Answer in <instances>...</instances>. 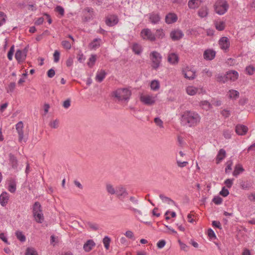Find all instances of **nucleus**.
Listing matches in <instances>:
<instances>
[{
  "label": "nucleus",
  "instance_id": "obj_1",
  "mask_svg": "<svg viewBox=\"0 0 255 255\" xmlns=\"http://www.w3.org/2000/svg\"><path fill=\"white\" fill-rule=\"evenodd\" d=\"M199 115L192 111H186L181 116V124L188 127H195L200 121Z\"/></svg>",
  "mask_w": 255,
  "mask_h": 255
},
{
  "label": "nucleus",
  "instance_id": "obj_2",
  "mask_svg": "<svg viewBox=\"0 0 255 255\" xmlns=\"http://www.w3.org/2000/svg\"><path fill=\"white\" fill-rule=\"evenodd\" d=\"M114 96L119 101H128L129 99L131 92L127 88L120 89L114 92Z\"/></svg>",
  "mask_w": 255,
  "mask_h": 255
},
{
  "label": "nucleus",
  "instance_id": "obj_3",
  "mask_svg": "<svg viewBox=\"0 0 255 255\" xmlns=\"http://www.w3.org/2000/svg\"><path fill=\"white\" fill-rule=\"evenodd\" d=\"M149 58L152 62L151 67L153 69L157 70L160 65L162 56L156 51H153L149 54Z\"/></svg>",
  "mask_w": 255,
  "mask_h": 255
},
{
  "label": "nucleus",
  "instance_id": "obj_4",
  "mask_svg": "<svg viewBox=\"0 0 255 255\" xmlns=\"http://www.w3.org/2000/svg\"><path fill=\"white\" fill-rule=\"evenodd\" d=\"M229 4L226 0H219L214 4V9L216 13L223 15L228 10Z\"/></svg>",
  "mask_w": 255,
  "mask_h": 255
},
{
  "label": "nucleus",
  "instance_id": "obj_5",
  "mask_svg": "<svg viewBox=\"0 0 255 255\" xmlns=\"http://www.w3.org/2000/svg\"><path fill=\"white\" fill-rule=\"evenodd\" d=\"M116 192L115 194L121 200H123L124 198L126 197L128 195L127 189L122 185L118 186L116 187Z\"/></svg>",
  "mask_w": 255,
  "mask_h": 255
},
{
  "label": "nucleus",
  "instance_id": "obj_6",
  "mask_svg": "<svg viewBox=\"0 0 255 255\" xmlns=\"http://www.w3.org/2000/svg\"><path fill=\"white\" fill-rule=\"evenodd\" d=\"M119 22V18L117 15L112 14L107 16L106 17L105 23L109 26H113Z\"/></svg>",
  "mask_w": 255,
  "mask_h": 255
},
{
  "label": "nucleus",
  "instance_id": "obj_7",
  "mask_svg": "<svg viewBox=\"0 0 255 255\" xmlns=\"http://www.w3.org/2000/svg\"><path fill=\"white\" fill-rule=\"evenodd\" d=\"M141 34L143 39L146 38L150 41H154L156 39L155 36L149 29H143L141 31Z\"/></svg>",
  "mask_w": 255,
  "mask_h": 255
},
{
  "label": "nucleus",
  "instance_id": "obj_8",
  "mask_svg": "<svg viewBox=\"0 0 255 255\" xmlns=\"http://www.w3.org/2000/svg\"><path fill=\"white\" fill-rule=\"evenodd\" d=\"M219 44L222 50L227 51L230 47V42L227 37L223 36L220 39Z\"/></svg>",
  "mask_w": 255,
  "mask_h": 255
},
{
  "label": "nucleus",
  "instance_id": "obj_9",
  "mask_svg": "<svg viewBox=\"0 0 255 255\" xmlns=\"http://www.w3.org/2000/svg\"><path fill=\"white\" fill-rule=\"evenodd\" d=\"M15 128L18 134V141L21 142L24 139L23 124L22 121L16 124Z\"/></svg>",
  "mask_w": 255,
  "mask_h": 255
},
{
  "label": "nucleus",
  "instance_id": "obj_10",
  "mask_svg": "<svg viewBox=\"0 0 255 255\" xmlns=\"http://www.w3.org/2000/svg\"><path fill=\"white\" fill-rule=\"evenodd\" d=\"M184 36L183 32L180 29L172 30L170 33V36L173 41H177L182 38Z\"/></svg>",
  "mask_w": 255,
  "mask_h": 255
},
{
  "label": "nucleus",
  "instance_id": "obj_11",
  "mask_svg": "<svg viewBox=\"0 0 255 255\" xmlns=\"http://www.w3.org/2000/svg\"><path fill=\"white\" fill-rule=\"evenodd\" d=\"M248 131V128L243 125L238 124L235 127V131L240 135H245Z\"/></svg>",
  "mask_w": 255,
  "mask_h": 255
},
{
  "label": "nucleus",
  "instance_id": "obj_12",
  "mask_svg": "<svg viewBox=\"0 0 255 255\" xmlns=\"http://www.w3.org/2000/svg\"><path fill=\"white\" fill-rule=\"evenodd\" d=\"M216 51L213 49H208L204 52L203 57L206 60H212L216 56Z\"/></svg>",
  "mask_w": 255,
  "mask_h": 255
},
{
  "label": "nucleus",
  "instance_id": "obj_13",
  "mask_svg": "<svg viewBox=\"0 0 255 255\" xmlns=\"http://www.w3.org/2000/svg\"><path fill=\"white\" fill-rule=\"evenodd\" d=\"M178 19L177 15L173 12L168 13L165 16V22L167 24H172L177 21Z\"/></svg>",
  "mask_w": 255,
  "mask_h": 255
},
{
  "label": "nucleus",
  "instance_id": "obj_14",
  "mask_svg": "<svg viewBox=\"0 0 255 255\" xmlns=\"http://www.w3.org/2000/svg\"><path fill=\"white\" fill-rule=\"evenodd\" d=\"M179 58L178 55L175 53H169L167 57V61L172 65H176L178 63Z\"/></svg>",
  "mask_w": 255,
  "mask_h": 255
},
{
  "label": "nucleus",
  "instance_id": "obj_15",
  "mask_svg": "<svg viewBox=\"0 0 255 255\" xmlns=\"http://www.w3.org/2000/svg\"><path fill=\"white\" fill-rule=\"evenodd\" d=\"M140 100L144 105L147 106H151L155 103V100L152 97L149 95L141 96Z\"/></svg>",
  "mask_w": 255,
  "mask_h": 255
},
{
  "label": "nucleus",
  "instance_id": "obj_16",
  "mask_svg": "<svg viewBox=\"0 0 255 255\" xmlns=\"http://www.w3.org/2000/svg\"><path fill=\"white\" fill-rule=\"evenodd\" d=\"M8 156L9 164H10L12 168L13 169H17L18 164L16 157L11 153H10L8 154Z\"/></svg>",
  "mask_w": 255,
  "mask_h": 255
},
{
  "label": "nucleus",
  "instance_id": "obj_17",
  "mask_svg": "<svg viewBox=\"0 0 255 255\" xmlns=\"http://www.w3.org/2000/svg\"><path fill=\"white\" fill-rule=\"evenodd\" d=\"M9 198V195L5 191L2 192L0 195V204L2 207L7 204Z\"/></svg>",
  "mask_w": 255,
  "mask_h": 255
},
{
  "label": "nucleus",
  "instance_id": "obj_18",
  "mask_svg": "<svg viewBox=\"0 0 255 255\" xmlns=\"http://www.w3.org/2000/svg\"><path fill=\"white\" fill-rule=\"evenodd\" d=\"M161 17L158 13L152 12L149 14V19L152 24H157L160 21Z\"/></svg>",
  "mask_w": 255,
  "mask_h": 255
},
{
  "label": "nucleus",
  "instance_id": "obj_19",
  "mask_svg": "<svg viewBox=\"0 0 255 255\" xmlns=\"http://www.w3.org/2000/svg\"><path fill=\"white\" fill-rule=\"evenodd\" d=\"M84 12H87L88 14L84 15L83 17V20L84 21H88L93 18V9L91 7H87L84 9Z\"/></svg>",
  "mask_w": 255,
  "mask_h": 255
},
{
  "label": "nucleus",
  "instance_id": "obj_20",
  "mask_svg": "<svg viewBox=\"0 0 255 255\" xmlns=\"http://www.w3.org/2000/svg\"><path fill=\"white\" fill-rule=\"evenodd\" d=\"M244 171L245 169L243 167V165L240 163L237 164L234 167L233 175L236 177H237L241 173Z\"/></svg>",
  "mask_w": 255,
  "mask_h": 255
},
{
  "label": "nucleus",
  "instance_id": "obj_21",
  "mask_svg": "<svg viewBox=\"0 0 255 255\" xmlns=\"http://www.w3.org/2000/svg\"><path fill=\"white\" fill-rule=\"evenodd\" d=\"M228 80L235 81L238 79L239 73L235 70L230 71L227 73Z\"/></svg>",
  "mask_w": 255,
  "mask_h": 255
},
{
  "label": "nucleus",
  "instance_id": "obj_22",
  "mask_svg": "<svg viewBox=\"0 0 255 255\" xmlns=\"http://www.w3.org/2000/svg\"><path fill=\"white\" fill-rule=\"evenodd\" d=\"M96 245L95 242L92 240H88L83 246V249L86 252L91 251L93 248Z\"/></svg>",
  "mask_w": 255,
  "mask_h": 255
},
{
  "label": "nucleus",
  "instance_id": "obj_23",
  "mask_svg": "<svg viewBox=\"0 0 255 255\" xmlns=\"http://www.w3.org/2000/svg\"><path fill=\"white\" fill-rule=\"evenodd\" d=\"M16 189V182L14 178H10L9 180L8 190L11 193H14L15 192Z\"/></svg>",
  "mask_w": 255,
  "mask_h": 255
},
{
  "label": "nucleus",
  "instance_id": "obj_24",
  "mask_svg": "<svg viewBox=\"0 0 255 255\" xmlns=\"http://www.w3.org/2000/svg\"><path fill=\"white\" fill-rule=\"evenodd\" d=\"M182 73L184 77L188 80H193L196 76L195 72L191 70H188L186 71L185 70H183Z\"/></svg>",
  "mask_w": 255,
  "mask_h": 255
},
{
  "label": "nucleus",
  "instance_id": "obj_25",
  "mask_svg": "<svg viewBox=\"0 0 255 255\" xmlns=\"http://www.w3.org/2000/svg\"><path fill=\"white\" fill-rule=\"evenodd\" d=\"M209 12V9L206 6L201 7L198 11V15L201 18H204L207 16Z\"/></svg>",
  "mask_w": 255,
  "mask_h": 255
},
{
  "label": "nucleus",
  "instance_id": "obj_26",
  "mask_svg": "<svg viewBox=\"0 0 255 255\" xmlns=\"http://www.w3.org/2000/svg\"><path fill=\"white\" fill-rule=\"evenodd\" d=\"M226 156V151L224 149H220L216 157V163L217 164H219L222 160H223L225 158Z\"/></svg>",
  "mask_w": 255,
  "mask_h": 255
},
{
  "label": "nucleus",
  "instance_id": "obj_27",
  "mask_svg": "<svg viewBox=\"0 0 255 255\" xmlns=\"http://www.w3.org/2000/svg\"><path fill=\"white\" fill-rule=\"evenodd\" d=\"M106 75L107 73L104 70H101L99 72L97 73L96 75V81L99 83L102 82L105 79Z\"/></svg>",
  "mask_w": 255,
  "mask_h": 255
},
{
  "label": "nucleus",
  "instance_id": "obj_28",
  "mask_svg": "<svg viewBox=\"0 0 255 255\" xmlns=\"http://www.w3.org/2000/svg\"><path fill=\"white\" fill-rule=\"evenodd\" d=\"M35 221L38 223H42L44 221V216L42 212L33 214Z\"/></svg>",
  "mask_w": 255,
  "mask_h": 255
},
{
  "label": "nucleus",
  "instance_id": "obj_29",
  "mask_svg": "<svg viewBox=\"0 0 255 255\" xmlns=\"http://www.w3.org/2000/svg\"><path fill=\"white\" fill-rule=\"evenodd\" d=\"M42 207L39 202H35L33 205L32 208V213L33 214H36L37 213H39V212H42Z\"/></svg>",
  "mask_w": 255,
  "mask_h": 255
},
{
  "label": "nucleus",
  "instance_id": "obj_30",
  "mask_svg": "<svg viewBox=\"0 0 255 255\" xmlns=\"http://www.w3.org/2000/svg\"><path fill=\"white\" fill-rule=\"evenodd\" d=\"M132 51L136 54L139 55L142 52L141 46L138 44L134 43L132 47Z\"/></svg>",
  "mask_w": 255,
  "mask_h": 255
},
{
  "label": "nucleus",
  "instance_id": "obj_31",
  "mask_svg": "<svg viewBox=\"0 0 255 255\" xmlns=\"http://www.w3.org/2000/svg\"><path fill=\"white\" fill-rule=\"evenodd\" d=\"M215 26L219 31H223L225 28V22L223 21H216L215 22Z\"/></svg>",
  "mask_w": 255,
  "mask_h": 255
},
{
  "label": "nucleus",
  "instance_id": "obj_32",
  "mask_svg": "<svg viewBox=\"0 0 255 255\" xmlns=\"http://www.w3.org/2000/svg\"><path fill=\"white\" fill-rule=\"evenodd\" d=\"M160 84L158 80H154L151 82L150 88L153 91H156L159 89Z\"/></svg>",
  "mask_w": 255,
  "mask_h": 255
},
{
  "label": "nucleus",
  "instance_id": "obj_33",
  "mask_svg": "<svg viewBox=\"0 0 255 255\" xmlns=\"http://www.w3.org/2000/svg\"><path fill=\"white\" fill-rule=\"evenodd\" d=\"M15 236L17 239L21 242H24L26 241V237L21 231H17L15 233Z\"/></svg>",
  "mask_w": 255,
  "mask_h": 255
},
{
  "label": "nucleus",
  "instance_id": "obj_34",
  "mask_svg": "<svg viewBox=\"0 0 255 255\" xmlns=\"http://www.w3.org/2000/svg\"><path fill=\"white\" fill-rule=\"evenodd\" d=\"M22 57H24V54H23L22 51L20 49L16 50L15 54V58L18 63L22 61Z\"/></svg>",
  "mask_w": 255,
  "mask_h": 255
},
{
  "label": "nucleus",
  "instance_id": "obj_35",
  "mask_svg": "<svg viewBox=\"0 0 255 255\" xmlns=\"http://www.w3.org/2000/svg\"><path fill=\"white\" fill-rule=\"evenodd\" d=\"M100 38L94 39L90 44L89 46L90 48L93 49H96L100 46V43H97V42L100 41Z\"/></svg>",
  "mask_w": 255,
  "mask_h": 255
},
{
  "label": "nucleus",
  "instance_id": "obj_36",
  "mask_svg": "<svg viewBox=\"0 0 255 255\" xmlns=\"http://www.w3.org/2000/svg\"><path fill=\"white\" fill-rule=\"evenodd\" d=\"M160 198L162 200L163 202H167L168 204H170V203H172L173 204H175V202L170 199V198L166 197L164 196L163 194H160L159 195Z\"/></svg>",
  "mask_w": 255,
  "mask_h": 255
},
{
  "label": "nucleus",
  "instance_id": "obj_37",
  "mask_svg": "<svg viewBox=\"0 0 255 255\" xmlns=\"http://www.w3.org/2000/svg\"><path fill=\"white\" fill-rule=\"evenodd\" d=\"M200 105L202 106L203 108L206 110H208L212 108L211 104L207 101H201Z\"/></svg>",
  "mask_w": 255,
  "mask_h": 255
},
{
  "label": "nucleus",
  "instance_id": "obj_38",
  "mask_svg": "<svg viewBox=\"0 0 255 255\" xmlns=\"http://www.w3.org/2000/svg\"><path fill=\"white\" fill-rule=\"evenodd\" d=\"M106 190L108 193L111 195H114L116 193V189H115L113 186L110 184L106 185Z\"/></svg>",
  "mask_w": 255,
  "mask_h": 255
},
{
  "label": "nucleus",
  "instance_id": "obj_39",
  "mask_svg": "<svg viewBox=\"0 0 255 255\" xmlns=\"http://www.w3.org/2000/svg\"><path fill=\"white\" fill-rule=\"evenodd\" d=\"M96 55L92 54L89 59L87 64L89 67H92L94 65L96 60Z\"/></svg>",
  "mask_w": 255,
  "mask_h": 255
},
{
  "label": "nucleus",
  "instance_id": "obj_40",
  "mask_svg": "<svg viewBox=\"0 0 255 255\" xmlns=\"http://www.w3.org/2000/svg\"><path fill=\"white\" fill-rule=\"evenodd\" d=\"M154 35L155 38L157 37L158 39H162L165 36L163 30L161 28L157 29Z\"/></svg>",
  "mask_w": 255,
  "mask_h": 255
},
{
  "label": "nucleus",
  "instance_id": "obj_41",
  "mask_svg": "<svg viewBox=\"0 0 255 255\" xmlns=\"http://www.w3.org/2000/svg\"><path fill=\"white\" fill-rule=\"evenodd\" d=\"M246 71L248 75H253L255 72V67L252 65H249L246 67Z\"/></svg>",
  "mask_w": 255,
  "mask_h": 255
},
{
  "label": "nucleus",
  "instance_id": "obj_42",
  "mask_svg": "<svg viewBox=\"0 0 255 255\" xmlns=\"http://www.w3.org/2000/svg\"><path fill=\"white\" fill-rule=\"evenodd\" d=\"M198 91V89L193 87H189L186 89L187 94L191 96L195 95Z\"/></svg>",
  "mask_w": 255,
  "mask_h": 255
},
{
  "label": "nucleus",
  "instance_id": "obj_43",
  "mask_svg": "<svg viewBox=\"0 0 255 255\" xmlns=\"http://www.w3.org/2000/svg\"><path fill=\"white\" fill-rule=\"evenodd\" d=\"M111 241L110 238L108 236H105L103 239V242L106 250L109 249Z\"/></svg>",
  "mask_w": 255,
  "mask_h": 255
},
{
  "label": "nucleus",
  "instance_id": "obj_44",
  "mask_svg": "<svg viewBox=\"0 0 255 255\" xmlns=\"http://www.w3.org/2000/svg\"><path fill=\"white\" fill-rule=\"evenodd\" d=\"M217 80L219 82H222L224 83L227 82L228 80L227 79V74L224 75H218L217 76Z\"/></svg>",
  "mask_w": 255,
  "mask_h": 255
},
{
  "label": "nucleus",
  "instance_id": "obj_45",
  "mask_svg": "<svg viewBox=\"0 0 255 255\" xmlns=\"http://www.w3.org/2000/svg\"><path fill=\"white\" fill-rule=\"evenodd\" d=\"M25 254V255H38L37 252L33 248H27Z\"/></svg>",
  "mask_w": 255,
  "mask_h": 255
},
{
  "label": "nucleus",
  "instance_id": "obj_46",
  "mask_svg": "<svg viewBox=\"0 0 255 255\" xmlns=\"http://www.w3.org/2000/svg\"><path fill=\"white\" fill-rule=\"evenodd\" d=\"M239 97V92L235 90H230L229 98L231 99H237Z\"/></svg>",
  "mask_w": 255,
  "mask_h": 255
},
{
  "label": "nucleus",
  "instance_id": "obj_47",
  "mask_svg": "<svg viewBox=\"0 0 255 255\" xmlns=\"http://www.w3.org/2000/svg\"><path fill=\"white\" fill-rule=\"evenodd\" d=\"M226 167L225 168L226 173H228L230 171L232 170V166L233 165V161L232 160H229L226 162Z\"/></svg>",
  "mask_w": 255,
  "mask_h": 255
},
{
  "label": "nucleus",
  "instance_id": "obj_48",
  "mask_svg": "<svg viewBox=\"0 0 255 255\" xmlns=\"http://www.w3.org/2000/svg\"><path fill=\"white\" fill-rule=\"evenodd\" d=\"M240 186L243 190H249L251 187V184L248 182L242 181L240 183Z\"/></svg>",
  "mask_w": 255,
  "mask_h": 255
},
{
  "label": "nucleus",
  "instance_id": "obj_49",
  "mask_svg": "<svg viewBox=\"0 0 255 255\" xmlns=\"http://www.w3.org/2000/svg\"><path fill=\"white\" fill-rule=\"evenodd\" d=\"M15 82L10 83L7 88H6L7 93H9L13 92L15 89Z\"/></svg>",
  "mask_w": 255,
  "mask_h": 255
},
{
  "label": "nucleus",
  "instance_id": "obj_50",
  "mask_svg": "<svg viewBox=\"0 0 255 255\" xmlns=\"http://www.w3.org/2000/svg\"><path fill=\"white\" fill-rule=\"evenodd\" d=\"M212 202L216 205H220L223 202V199L219 196H216L213 198Z\"/></svg>",
  "mask_w": 255,
  "mask_h": 255
},
{
  "label": "nucleus",
  "instance_id": "obj_51",
  "mask_svg": "<svg viewBox=\"0 0 255 255\" xmlns=\"http://www.w3.org/2000/svg\"><path fill=\"white\" fill-rule=\"evenodd\" d=\"M14 51V45H13L12 46H11L10 47V48L7 53V58L8 59V60H11L12 59V57H13Z\"/></svg>",
  "mask_w": 255,
  "mask_h": 255
},
{
  "label": "nucleus",
  "instance_id": "obj_52",
  "mask_svg": "<svg viewBox=\"0 0 255 255\" xmlns=\"http://www.w3.org/2000/svg\"><path fill=\"white\" fill-rule=\"evenodd\" d=\"M61 44L64 48L69 50L71 48V44L69 41L63 40L61 42Z\"/></svg>",
  "mask_w": 255,
  "mask_h": 255
},
{
  "label": "nucleus",
  "instance_id": "obj_53",
  "mask_svg": "<svg viewBox=\"0 0 255 255\" xmlns=\"http://www.w3.org/2000/svg\"><path fill=\"white\" fill-rule=\"evenodd\" d=\"M86 224L88 225L93 231H97L99 229L98 225L97 224L92 223L90 222H86Z\"/></svg>",
  "mask_w": 255,
  "mask_h": 255
},
{
  "label": "nucleus",
  "instance_id": "obj_54",
  "mask_svg": "<svg viewBox=\"0 0 255 255\" xmlns=\"http://www.w3.org/2000/svg\"><path fill=\"white\" fill-rule=\"evenodd\" d=\"M207 234L208 237L211 239H216V236L214 231L211 228L209 229L207 231Z\"/></svg>",
  "mask_w": 255,
  "mask_h": 255
},
{
  "label": "nucleus",
  "instance_id": "obj_55",
  "mask_svg": "<svg viewBox=\"0 0 255 255\" xmlns=\"http://www.w3.org/2000/svg\"><path fill=\"white\" fill-rule=\"evenodd\" d=\"M55 10L58 12L62 16H63L64 14V9L62 6L60 5H57L55 7Z\"/></svg>",
  "mask_w": 255,
  "mask_h": 255
},
{
  "label": "nucleus",
  "instance_id": "obj_56",
  "mask_svg": "<svg viewBox=\"0 0 255 255\" xmlns=\"http://www.w3.org/2000/svg\"><path fill=\"white\" fill-rule=\"evenodd\" d=\"M229 194V191L225 188V187H223L222 189V190L220 192V195L222 196L223 197H227Z\"/></svg>",
  "mask_w": 255,
  "mask_h": 255
},
{
  "label": "nucleus",
  "instance_id": "obj_57",
  "mask_svg": "<svg viewBox=\"0 0 255 255\" xmlns=\"http://www.w3.org/2000/svg\"><path fill=\"white\" fill-rule=\"evenodd\" d=\"M154 122L157 126L160 128H163V122L159 118L156 117L154 118Z\"/></svg>",
  "mask_w": 255,
  "mask_h": 255
},
{
  "label": "nucleus",
  "instance_id": "obj_58",
  "mask_svg": "<svg viewBox=\"0 0 255 255\" xmlns=\"http://www.w3.org/2000/svg\"><path fill=\"white\" fill-rule=\"evenodd\" d=\"M234 180V178H232V179H227L225 182H224V183L226 184V186L229 188H231V187L233 185V181Z\"/></svg>",
  "mask_w": 255,
  "mask_h": 255
},
{
  "label": "nucleus",
  "instance_id": "obj_59",
  "mask_svg": "<svg viewBox=\"0 0 255 255\" xmlns=\"http://www.w3.org/2000/svg\"><path fill=\"white\" fill-rule=\"evenodd\" d=\"M60 52L58 50H55L53 54L54 61L56 63L59 61L60 59Z\"/></svg>",
  "mask_w": 255,
  "mask_h": 255
},
{
  "label": "nucleus",
  "instance_id": "obj_60",
  "mask_svg": "<svg viewBox=\"0 0 255 255\" xmlns=\"http://www.w3.org/2000/svg\"><path fill=\"white\" fill-rule=\"evenodd\" d=\"M6 15L4 12L0 11V26L5 22Z\"/></svg>",
  "mask_w": 255,
  "mask_h": 255
},
{
  "label": "nucleus",
  "instance_id": "obj_61",
  "mask_svg": "<svg viewBox=\"0 0 255 255\" xmlns=\"http://www.w3.org/2000/svg\"><path fill=\"white\" fill-rule=\"evenodd\" d=\"M127 209L132 211V212H133L134 213H136L139 216H142V212L141 211L136 209V208H133L131 206H128V207H127Z\"/></svg>",
  "mask_w": 255,
  "mask_h": 255
},
{
  "label": "nucleus",
  "instance_id": "obj_62",
  "mask_svg": "<svg viewBox=\"0 0 255 255\" xmlns=\"http://www.w3.org/2000/svg\"><path fill=\"white\" fill-rule=\"evenodd\" d=\"M221 114L225 118H227L229 117V116L231 115V113L229 110L224 109L221 112Z\"/></svg>",
  "mask_w": 255,
  "mask_h": 255
},
{
  "label": "nucleus",
  "instance_id": "obj_63",
  "mask_svg": "<svg viewBox=\"0 0 255 255\" xmlns=\"http://www.w3.org/2000/svg\"><path fill=\"white\" fill-rule=\"evenodd\" d=\"M212 225L214 227L217 228L219 229H222V225L219 221H212Z\"/></svg>",
  "mask_w": 255,
  "mask_h": 255
},
{
  "label": "nucleus",
  "instance_id": "obj_64",
  "mask_svg": "<svg viewBox=\"0 0 255 255\" xmlns=\"http://www.w3.org/2000/svg\"><path fill=\"white\" fill-rule=\"evenodd\" d=\"M166 244V242L164 240H161L157 243V247L158 249L163 248Z\"/></svg>",
  "mask_w": 255,
  "mask_h": 255
}]
</instances>
